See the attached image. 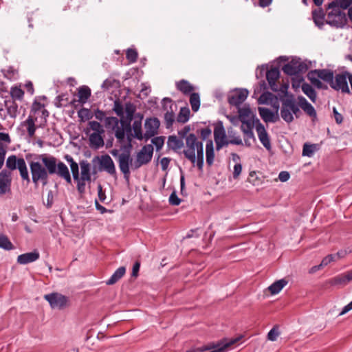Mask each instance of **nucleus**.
I'll use <instances>...</instances> for the list:
<instances>
[{"mask_svg":"<svg viewBox=\"0 0 352 352\" xmlns=\"http://www.w3.org/2000/svg\"><path fill=\"white\" fill-rule=\"evenodd\" d=\"M36 158L41 160V162L38 161L29 162L31 179L25 160H19V167L16 169L19 170L23 182L29 184L32 179L35 185L41 182L44 186L48 184L49 175L56 174L64 179L67 184H72L69 168L63 162H58L55 157L47 154L39 155Z\"/></svg>","mask_w":352,"mask_h":352,"instance_id":"1","label":"nucleus"},{"mask_svg":"<svg viewBox=\"0 0 352 352\" xmlns=\"http://www.w3.org/2000/svg\"><path fill=\"white\" fill-rule=\"evenodd\" d=\"M352 0H333L326 6L327 19L326 23L336 28L346 25L347 18L342 10L348 9V18L352 21Z\"/></svg>","mask_w":352,"mask_h":352,"instance_id":"2","label":"nucleus"},{"mask_svg":"<svg viewBox=\"0 0 352 352\" xmlns=\"http://www.w3.org/2000/svg\"><path fill=\"white\" fill-rule=\"evenodd\" d=\"M136 111L135 106L131 102H126L125 104L126 118L123 117L119 120L121 126L118 125V129L115 133V136L120 143H122L125 138V133L127 136L132 135L131 121L134 118V113Z\"/></svg>","mask_w":352,"mask_h":352,"instance_id":"3","label":"nucleus"},{"mask_svg":"<svg viewBox=\"0 0 352 352\" xmlns=\"http://www.w3.org/2000/svg\"><path fill=\"white\" fill-rule=\"evenodd\" d=\"M127 144L122 146L124 153L119 155V168L121 173L124 175V178L126 182H129L130 179V166L132 165L133 159L131 157V151L132 149V135L126 136Z\"/></svg>","mask_w":352,"mask_h":352,"instance_id":"4","label":"nucleus"},{"mask_svg":"<svg viewBox=\"0 0 352 352\" xmlns=\"http://www.w3.org/2000/svg\"><path fill=\"white\" fill-rule=\"evenodd\" d=\"M236 341V339L228 340V339L223 338L217 342H212L201 347L190 349L186 352H225L229 346L234 344Z\"/></svg>","mask_w":352,"mask_h":352,"instance_id":"5","label":"nucleus"},{"mask_svg":"<svg viewBox=\"0 0 352 352\" xmlns=\"http://www.w3.org/2000/svg\"><path fill=\"white\" fill-rule=\"evenodd\" d=\"M283 72L289 76H296L304 74L308 69V65L299 58H294L282 68Z\"/></svg>","mask_w":352,"mask_h":352,"instance_id":"6","label":"nucleus"},{"mask_svg":"<svg viewBox=\"0 0 352 352\" xmlns=\"http://www.w3.org/2000/svg\"><path fill=\"white\" fill-rule=\"evenodd\" d=\"M153 146L152 144H146L142 146L137 153L136 160L134 164L131 165L133 169H138L143 165L148 164L153 157Z\"/></svg>","mask_w":352,"mask_h":352,"instance_id":"7","label":"nucleus"},{"mask_svg":"<svg viewBox=\"0 0 352 352\" xmlns=\"http://www.w3.org/2000/svg\"><path fill=\"white\" fill-rule=\"evenodd\" d=\"M265 72L266 79L268 82L269 86L270 89L274 91L277 92L278 90V87L276 84V80L280 77V71L278 67H272L270 69H267V67L265 65H262L261 67L260 75L262 76L263 72Z\"/></svg>","mask_w":352,"mask_h":352,"instance_id":"8","label":"nucleus"},{"mask_svg":"<svg viewBox=\"0 0 352 352\" xmlns=\"http://www.w3.org/2000/svg\"><path fill=\"white\" fill-rule=\"evenodd\" d=\"M197 138L195 134L189 133L188 135L186 137L187 149L184 150L182 152L184 157L193 164L196 162L195 146H197Z\"/></svg>","mask_w":352,"mask_h":352,"instance_id":"9","label":"nucleus"},{"mask_svg":"<svg viewBox=\"0 0 352 352\" xmlns=\"http://www.w3.org/2000/svg\"><path fill=\"white\" fill-rule=\"evenodd\" d=\"M160 126V122L157 118H147L144 122V139H148L154 137L158 133V129Z\"/></svg>","mask_w":352,"mask_h":352,"instance_id":"10","label":"nucleus"},{"mask_svg":"<svg viewBox=\"0 0 352 352\" xmlns=\"http://www.w3.org/2000/svg\"><path fill=\"white\" fill-rule=\"evenodd\" d=\"M95 161H98L102 170H104L111 175L116 174V166L111 157L107 155L95 156Z\"/></svg>","mask_w":352,"mask_h":352,"instance_id":"11","label":"nucleus"},{"mask_svg":"<svg viewBox=\"0 0 352 352\" xmlns=\"http://www.w3.org/2000/svg\"><path fill=\"white\" fill-rule=\"evenodd\" d=\"M44 298L50 303L53 309H63L66 306L67 302V298L58 293L46 294Z\"/></svg>","mask_w":352,"mask_h":352,"instance_id":"12","label":"nucleus"},{"mask_svg":"<svg viewBox=\"0 0 352 352\" xmlns=\"http://www.w3.org/2000/svg\"><path fill=\"white\" fill-rule=\"evenodd\" d=\"M281 108H280V116L283 120L287 123H291L294 121V116L291 110L292 107V99L280 98Z\"/></svg>","mask_w":352,"mask_h":352,"instance_id":"13","label":"nucleus"},{"mask_svg":"<svg viewBox=\"0 0 352 352\" xmlns=\"http://www.w3.org/2000/svg\"><path fill=\"white\" fill-rule=\"evenodd\" d=\"M249 91L246 89H240L237 91L228 96V101L230 105L239 107L240 105L245 100Z\"/></svg>","mask_w":352,"mask_h":352,"instance_id":"14","label":"nucleus"},{"mask_svg":"<svg viewBox=\"0 0 352 352\" xmlns=\"http://www.w3.org/2000/svg\"><path fill=\"white\" fill-rule=\"evenodd\" d=\"M12 183L11 173L6 169L0 172V195H4L10 190Z\"/></svg>","mask_w":352,"mask_h":352,"instance_id":"15","label":"nucleus"},{"mask_svg":"<svg viewBox=\"0 0 352 352\" xmlns=\"http://www.w3.org/2000/svg\"><path fill=\"white\" fill-rule=\"evenodd\" d=\"M330 87L335 90H342V92L349 93V89L346 81V76L340 74L336 76L335 80L333 78Z\"/></svg>","mask_w":352,"mask_h":352,"instance_id":"16","label":"nucleus"},{"mask_svg":"<svg viewBox=\"0 0 352 352\" xmlns=\"http://www.w3.org/2000/svg\"><path fill=\"white\" fill-rule=\"evenodd\" d=\"M310 75L314 74L317 78L324 80L329 83L330 85L332 83L333 78H334V74L333 71L327 69H313L309 71Z\"/></svg>","mask_w":352,"mask_h":352,"instance_id":"17","label":"nucleus"},{"mask_svg":"<svg viewBox=\"0 0 352 352\" xmlns=\"http://www.w3.org/2000/svg\"><path fill=\"white\" fill-rule=\"evenodd\" d=\"M258 110L260 116L265 122H276L279 120L278 113H275L267 108L258 107Z\"/></svg>","mask_w":352,"mask_h":352,"instance_id":"18","label":"nucleus"},{"mask_svg":"<svg viewBox=\"0 0 352 352\" xmlns=\"http://www.w3.org/2000/svg\"><path fill=\"white\" fill-rule=\"evenodd\" d=\"M298 105L310 117L316 118L317 116L314 107L310 104L305 97L299 96L298 97Z\"/></svg>","mask_w":352,"mask_h":352,"instance_id":"19","label":"nucleus"},{"mask_svg":"<svg viewBox=\"0 0 352 352\" xmlns=\"http://www.w3.org/2000/svg\"><path fill=\"white\" fill-rule=\"evenodd\" d=\"M39 252L35 250L33 252L20 254L17 257V262L21 265H25L34 262L39 258Z\"/></svg>","mask_w":352,"mask_h":352,"instance_id":"20","label":"nucleus"},{"mask_svg":"<svg viewBox=\"0 0 352 352\" xmlns=\"http://www.w3.org/2000/svg\"><path fill=\"white\" fill-rule=\"evenodd\" d=\"M352 280V272H349L347 274H341L329 280L328 283L331 286H343Z\"/></svg>","mask_w":352,"mask_h":352,"instance_id":"21","label":"nucleus"},{"mask_svg":"<svg viewBox=\"0 0 352 352\" xmlns=\"http://www.w3.org/2000/svg\"><path fill=\"white\" fill-rule=\"evenodd\" d=\"M325 12L322 8L314 9L311 12V16L315 25L322 28L324 24Z\"/></svg>","mask_w":352,"mask_h":352,"instance_id":"22","label":"nucleus"},{"mask_svg":"<svg viewBox=\"0 0 352 352\" xmlns=\"http://www.w3.org/2000/svg\"><path fill=\"white\" fill-rule=\"evenodd\" d=\"M79 165L81 169V178L82 180H87L89 184L91 182V172L90 168V164L86 160H82L80 162Z\"/></svg>","mask_w":352,"mask_h":352,"instance_id":"23","label":"nucleus"},{"mask_svg":"<svg viewBox=\"0 0 352 352\" xmlns=\"http://www.w3.org/2000/svg\"><path fill=\"white\" fill-rule=\"evenodd\" d=\"M102 134L103 133H93L89 135V145L91 148L98 149L104 146V142L102 136Z\"/></svg>","mask_w":352,"mask_h":352,"instance_id":"24","label":"nucleus"},{"mask_svg":"<svg viewBox=\"0 0 352 352\" xmlns=\"http://www.w3.org/2000/svg\"><path fill=\"white\" fill-rule=\"evenodd\" d=\"M36 120V118H34L32 116H29L26 120L21 123V126L27 127L28 134L30 138H32L35 134V131L37 129V126L35 125V121Z\"/></svg>","mask_w":352,"mask_h":352,"instance_id":"25","label":"nucleus"},{"mask_svg":"<svg viewBox=\"0 0 352 352\" xmlns=\"http://www.w3.org/2000/svg\"><path fill=\"white\" fill-rule=\"evenodd\" d=\"M167 146L170 149L177 151V150L184 147V142L181 138H178L176 135H170L168 138Z\"/></svg>","mask_w":352,"mask_h":352,"instance_id":"26","label":"nucleus"},{"mask_svg":"<svg viewBox=\"0 0 352 352\" xmlns=\"http://www.w3.org/2000/svg\"><path fill=\"white\" fill-rule=\"evenodd\" d=\"M214 126V139L228 140L223 122L218 120Z\"/></svg>","mask_w":352,"mask_h":352,"instance_id":"27","label":"nucleus"},{"mask_svg":"<svg viewBox=\"0 0 352 352\" xmlns=\"http://www.w3.org/2000/svg\"><path fill=\"white\" fill-rule=\"evenodd\" d=\"M5 107L7 109V113L12 118L17 116L18 104L13 99H8L4 101Z\"/></svg>","mask_w":352,"mask_h":352,"instance_id":"28","label":"nucleus"},{"mask_svg":"<svg viewBox=\"0 0 352 352\" xmlns=\"http://www.w3.org/2000/svg\"><path fill=\"white\" fill-rule=\"evenodd\" d=\"M206 163L212 166L214 158V145L212 140H208L206 145Z\"/></svg>","mask_w":352,"mask_h":352,"instance_id":"29","label":"nucleus"},{"mask_svg":"<svg viewBox=\"0 0 352 352\" xmlns=\"http://www.w3.org/2000/svg\"><path fill=\"white\" fill-rule=\"evenodd\" d=\"M78 102L81 104L87 102L91 96V89L88 86L82 85L78 89Z\"/></svg>","mask_w":352,"mask_h":352,"instance_id":"30","label":"nucleus"},{"mask_svg":"<svg viewBox=\"0 0 352 352\" xmlns=\"http://www.w3.org/2000/svg\"><path fill=\"white\" fill-rule=\"evenodd\" d=\"M177 89L184 95H188L194 90V87L186 80L182 79L176 82Z\"/></svg>","mask_w":352,"mask_h":352,"instance_id":"31","label":"nucleus"},{"mask_svg":"<svg viewBox=\"0 0 352 352\" xmlns=\"http://www.w3.org/2000/svg\"><path fill=\"white\" fill-rule=\"evenodd\" d=\"M288 283V281L285 278H282L273 283L269 287L268 289L271 294L274 295L278 294L282 289Z\"/></svg>","mask_w":352,"mask_h":352,"instance_id":"32","label":"nucleus"},{"mask_svg":"<svg viewBox=\"0 0 352 352\" xmlns=\"http://www.w3.org/2000/svg\"><path fill=\"white\" fill-rule=\"evenodd\" d=\"M125 267H120L115 271V272L112 274L110 278L108 280H107L106 284L107 285H112L116 283L125 274Z\"/></svg>","mask_w":352,"mask_h":352,"instance_id":"33","label":"nucleus"},{"mask_svg":"<svg viewBox=\"0 0 352 352\" xmlns=\"http://www.w3.org/2000/svg\"><path fill=\"white\" fill-rule=\"evenodd\" d=\"M303 93L313 102H315L317 98V93L312 86L307 82L301 85Z\"/></svg>","mask_w":352,"mask_h":352,"instance_id":"34","label":"nucleus"},{"mask_svg":"<svg viewBox=\"0 0 352 352\" xmlns=\"http://www.w3.org/2000/svg\"><path fill=\"white\" fill-rule=\"evenodd\" d=\"M132 129L133 130L132 138H135L139 140L144 139V133H143L142 129V121L134 120L132 125Z\"/></svg>","mask_w":352,"mask_h":352,"instance_id":"35","label":"nucleus"},{"mask_svg":"<svg viewBox=\"0 0 352 352\" xmlns=\"http://www.w3.org/2000/svg\"><path fill=\"white\" fill-rule=\"evenodd\" d=\"M19 160H24L23 157L17 158L14 155H12L7 158L6 167L10 170H16L19 167Z\"/></svg>","mask_w":352,"mask_h":352,"instance_id":"36","label":"nucleus"},{"mask_svg":"<svg viewBox=\"0 0 352 352\" xmlns=\"http://www.w3.org/2000/svg\"><path fill=\"white\" fill-rule=\"evenodd\" d=\"M190 111L188 107H182L177 116V121L182 124L187 122L190 118Z\"/></svg>","mask_w":352,"mask_h":352,"instance_id":"37","label":"nucleus"},{"mask_svg":"<svg viewBox=\"0 0 352 352\" xmlns=\"http://www.w3.org/2000/svg\"><path fill=\"white\" fill-rule=\"evenodd\" d=\"M318 149V145L316 144L305 143L302 148V155L311 157L314 153Z\"/></svg>","mask_w":352,"mask_h":352,"instance_id":"38","label":"nucleus"},{"mask_svg":"<svg viewBox=\"0 0 352 352\" xmlns=\"http://www.w3.org/2000/svg\"><path fill=\"white\" fill-rule=\"evenodd\" d=\"M190 104L192 110L197 112L200 107V97L198 93H192L190 96Z\"/></svg>","mask_w":352,"mask_h":352,"instance_id":"39","label":"nucleus"},{"mask_svg":"<svg viewBox=\"0 0 352 352\" xmlns=\"http://www.w3.org/2000/svg\"><path fill=\"white\" fill-rule=\"evenodd\" d=\"M173 104H170V111H167L164 114V121L166 129L172 127L175 122V113L172 109Z\"/></svg>","mask_w":352,"mask_h":352,"instance_id":"40","label":"nucleus"},{"mask_svg":"<svg viewBox=\"0 0 352 352\" xmlns=\"http://www.w3.org/2000/svg\"><path fill=\"white\" fill-rule=\"evenodd\" d=\"M307 77L310 80L311 83L316 88L319 89H327V85H324L315 75H310L309 72H308Z\"/></svg>","mask_w":352,"mask_h":352,"instance_id":"41","label":"nucleus"},{"mask_svg":"<svg viewBox=\"0 0 352 352\" xmlns=\"http://www.w3.org/2000/svg\"><path fill=\"white\" fill-rule=\"evenodd\" d=\"M274 98H276V95L268 91H264L258 98V103L259 104H267L269 101L274 100Z\"/></svg>","mask_w":352,"mask_h":352,"instance_id":"42","label":"nucleus"},{"mask_svg":"<svg viewBox=\"0 0 352 352\" xmlns=\"http://www.w3.org/2000/svg\"><path fill=\"white\" fill-rule=\"evenodd\" d=\"M78 116L81 122H85L91 120L94 114L90 109L82 107L78 111Z\"/></svg>","mask_w":352,"mask_h":352,"instance_id":"43","label":"nucleus"},{"mask_svg":"<svg viewBox=\"0 0 352 352\" xmlns=\"http://www.w3.org/2000/svg\"><path fill=\"white\" fill-rule=\"evenodd\" d=\"M55 106L57 108H60L62 107H67L69 105V98L67 94H62L58 95L56 98V102L54 103Z\"/></svg>","mask_w":352,"mask_h":352,"instance_id":"44","label":"nucleus"},{"mask_svg":"<svg viewBox=\"0 0 352 352\" xmlns=\"http://www.w3.org/2000/svg\"><path fill=\"white\" fill-rule=\"evenodd\" d=\"M118 124L119 120L116 117L111 116L105 118L104 125L107 128H111L112 131L116 132L118 129Z\"/></svg>","mask_w":352,"mask_h":352,"instance_id":"45","label":"nucleus"},{"mask_svg":"<svg viewBox=\"0 0 352 352\" xmlns=\"http://www.w3.org/2000/svg\"><path fill=\"white\" fill-rule=\"evenodd\" d=\"M0 248L6 250H11L14 249V245L7 236L0 234Z\"/></svg>","mask_w":352,"mask_h":352,"instance_id":"46","label":"nucleus"},{"mask_svg":"<svg viewBox=\"0 0 352 352\" xmlns=\"http://www.w3.org/2000/svg\"><path fill=\"white\" fill-rule=\"evenodd\" d=\"M3 76L9 80L16 79L18 76V70L10 66L8 69H1Z\"/></svg>","mask_w":352,"mask_h":352,"instance_id":"47","label":"nucleus"},{"mask_svg":"<svg viewBox=\"0 0 352 352\" xmlns=\"http://www.w3.org/2000/svg\"><path fill=\"white\" fill-rule=\"evenodd\" d=\"M65 160L69 164L70 169L72 175L79 173V165L76 162L73 157L69 155H65Z\"/></svg>","mask_w":352,"mask_h":352,"instance_id":"48","label":"nucleus"},{"mask_svg":"<svg viewBox=\"0 0 352 352\" xmlns=\"http://www.w3.org/2000/svg\"><path fill=\"white\" fill-rule=\"evenodd\" d=\"M216 144V150L219 151L223 146H226L230 143H239V140H221V139H214Z\"/></svg>","mask_w":352,"mask_h":352,"instance_id":"49","label":"nucleus"},{"mask_svg":"<svg viewBox=\"0 0 352 352\" xmlns=\"http://www.w3.org/2000/svg\"><path fill=\"white\" fill-rule=\"evenodd\" d=\"M238 113L239 119L241 122L242 120H246V118L250 116L252 111L249 106L243 108L238 107Z\"/></svg>","mask_w":352,"mask_h":352,"instance_id":"50","label":"nucleus"},{"mask_svg":"<svg viewBox=\"0 0 352 352\" xmlns=\"http://www.w3.org/2000/svg\"><path fill=\"white\" fill-rule=\"evenodd\" d=\"M113 111L118 116L120 117V118L124 117V107L122 102L119 99H116L114 101Z\"/></svg>","mask_w":352,"mask_h":352,"instance_id":"51","label":"nucleus"},{"mask_svg":"<svg viewBox=\"0 0 352 352\" xmlns=\"http://www.w3.org/2000/svg\"><path fill=\"white\" fill-rule=\"evenodd\" d=\"M11 98L15 100H21L24 95V91L19 87H14L11 88L10 91Z\"/></svg>","mask_w":352,"mask_h":352,"instance_id":"52","label":"nucleus"},{"mask_svg":"<svg viewBox=\"0 0 352 352\" xmlns=\"http://www.w3.org/2000/svg\"><path fill=\"white\" fill-rule=\"evenodd\" d=\"M126 58L129 63H135L138 58V54L135 49L129 48L126 50Z\"/></svg>","mask_w":352,"mask_h":352,"instance_id":"53","label":"nucleus"},{"mask_svg":"<svg viewBox=\"0 0 352 352\" xmlns=\"http://www.w3.org/2000/svg\"><path fill=\"white\" fill-rule=\"evenodd\" d=\"M241 129L246 138V139H245V145L247 146H250L251 144L248 142V139H252L254 141L256 140L252 129L250 128L245 129L243 125L241 126Z\"/></svg>","mask_w":352,"mask_h":352,"instance_id":"54","label":"nucleus"},{"mask_svg":"<svg viewBox=\"0 0 352 352\" xmlns=\"http://www.w3.org/2000/svg\"><path fill=\"white\" fill-rule=\"evenodd\" d=\"M289 87V81L287 80L286 82H283L280 85V87L278 88V91H280V93L278 94L279 100H280L281 98H285V97L289 96V92H288Z\"/></svg>","mask_w":352,"mask_h":352,"instance_id":"55","label":"nucleus"},{"mask_svg":"<svg viewBox=\"0 0 352 352\" xmlns=\"http://www.w3.org/2000/svg\"><path fill=\"white\" fill-rule=\"evenodd\" d=\"M165 141V137L164 136H157L152 138L151 142L153 144L155 145L156 148V151H159L162 149V148L164 146Z\"/></svg>","mask_w":352,"mask_h":352,"instance_id":"56","label":"nucleus"},{"mask_svg":"<svg viewBox=\"0 0 352 352\" xmlns=\"http://www.w3.org/2000/svg\"><path fill=\"white\" fill-rule=\"evenodd\" d=\"M259 140L262 143V144L264 146L265 148L267 150L271 148V143L270 140L268 136L267 132L262 134H259L258 135Z\"/></svg>","mask_w":352,"mask_h":352,"instance_id":"57","label":"nucleus"},{"mask_svg":"<svg viewBox=\"0 0 352 352\" xmlns=\"http://www.w3.org/2000/svg\"><path fill=\"white\" fill-rule=\"evenodd\" d=\"M90 129L94 131V133H104V130L101 124L97 121H90L89 122Z\"/></svg>","mask_w":352,"mask_h":352,"instance_id":"58","label":"nucleus"},{"mask_svg":"<svg viewBox=\"0 0 352 352\" xmlns=\"http://www.w3.org/2000/svg\"><path fill=\"white\" fill-rule=\"evenodd\" d=\"M280 332L278 331V327L274 326L267 333V339L271 341L276 340Z\"/></svg>","mask_w":352,"mask_h":352,"instance_id":"59","label":"nucleus"},{"mask_svg":"<svg viewBox=\"0 0 352 352\" xmlns=\"http://www.w3.org/2000/svg\"><path fill=\"white\" fill-rule=\"evenodd\" d=\"M197 133H200V138H201L202 140H206L211 135L212 131L210 129V127H206L204 129L197 130Z\"/></svg>","mask_w":352,"mask_h":352,"instance_id":"60","label":"nucleus"},{"mask_svg":"<svg viewBox=\"0 0 352 352\" xmlns=\"http://www.w3.org/2000/svg\"><path fill=\"white\" fill-rule=\"evenodd\" d=\"M298 103L296 104L295 100L292 99V107L291 110L292 112V115L294 114L296 118H298L301 115V111L299 109Z\"/></svg>","mask_w":352,"mask_h":352,"instance_id":"61","label":"nucleus"},{"mask_svg":"<svg viewBox=\"0 0 352 352\" xmlns=\"http://www.w3.org/2000/svg\"><path fill=\"white\" fill-rule=\"evenodd\" d=\"M335 261H337L335 256L333 255V254H331L323 258L320 263V266L324 267L331 263V262Z\"/></svg>","mask_w":352,"mask_h":352,"instance_id":"62","label":"nucleus"},{"mask_svg":"<svg viewBox=\"0 0 352 352\" xmlns=\"http://www.w3.org/2000/svg\"><path fill=\"white\" fill-rule=\"evenodd\" d=\"M182 200L179 199L176 192H173L169 197V203L172 206H179L181 203Z\"/></svg>","mask_w":352,"mask_h":352,"instance_id":"63","label":"nucleus"},{"mask_svg":"<svg viewBox=\"0 0 352 352\" xmlns=\"http://www.w3.org/2000/svg\"><path fill=\"white\" fill-rule=\"evenodd\" d=\"M304 81L302 76H296V77L292 79V86L294 89H298L300 86V83Z\"/></svg>","mask_w":352,"mask_h":352,"instance_id":"64","label":"nucleus"}]
</instances>
